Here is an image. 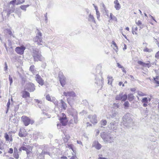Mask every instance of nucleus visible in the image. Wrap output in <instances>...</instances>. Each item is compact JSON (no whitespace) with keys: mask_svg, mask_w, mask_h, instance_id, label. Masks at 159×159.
I'll list each match as a JSON object with an SVG mask.
<instances>
[{"mask_svg":"<svg viewBox=\"0 0 159 159\" xmlns=\"http://www.w3.org/2000/svg\"><path fill=\"white\" fill-rule=\"evenodd\" d=\"M41 53V52L39 49L35 47L33 48L32 56L34 61H43L44 60V58Z\"/></svg>","mask_w":159,"mask_h":159,"instance_id":"f257e3e1","label":"nucleus"},{"mask_svg":"<svg viewBox=\"0 0 159 159\" xmlns=\"http://www.w3.org/2000/svg\"><path fill=\"white\" fill-rule=\"evenodd\" d=\"M101 137L106 143H111L113 142L114 138L110 133L103 132L101 133Z\"/></svg>","mask_w":159,"mask_h":159,"instance_id":"f03ea898","label":"nucleus"},{"mask_svg":"<svg viewBox=\"0 0 159 159\" xmlns=\"http://www.w3.org/2000/svg\"><path fill=\"white\" fill-rule=\"evenodd\" d=\"M42 38V34L40 32H39L37 34L36 37L34 39L35 43L38 45H42L43 43Z\"/></svg>","mask_w":159,"mask_h":159,"instance_id":"7ed1b4c3","label":"nucleus"},{"mask_svg":"<svg viewBox=\"0 0 159 159\" xmlns=\"http://www.w3.org/2000/svg\"><path fill=\"white\" fill-rule=\"evenodd\" d=\"M21 119L25 126L28 125L30 124L32 125L34 123V121L33 120H30L29 117L26 116H22Z\"/></svg>","mask_w":159,"mask_h":159,"instance_id":"20e7f679","label":"nucleus"},{"mask_svg":"<svg viewBox=\"0 0 159 159\" xmlns=\"http://www.w3.org/2000/svg\"><path fill=\"white\" fill-rule=\"evenodd\" d=\"M118 126V123L115 121L111 122L108 125V127L109 129L114 131H116Z\"/></svg>","mask_w":159,"mask_h":159,"instance_id":"39448f33","label":"nucleus"},{"mask_svg":"<svg viewBox=\"0 0 159 159\" xmlns=\"http://www.w3.org/2000/svg\"><path fill=\"white\" fill-rule=\"evenodd\" d=\"M127 96L126 94L123 95V93L120 92L119 95H117L115 98L116 100H122V101H125L127 99Z\"/></svg>","mask_w":159,"mask_h":159,"instance_id":"423d86ee","label":"nucleus"},{"mask_svg":"<svg viewBox=\"0 0 159 159\" xmlns=\"http://www.w3.org/2000/svg\"><path fill=\"white\" fill-rule=\"evenodd\" d=\"M25 89L30 92H33L35 90V86L33 83L30 82L27 84Z\"/></svg>","mask_w":159,"mask_h":159,"instance_id":"0eeeda50","label":"nucleus"},{"mask_svg":"<svg viewBox=\"0 0 159 159\" xmlns=\"http://www.w3.org/2000/svg\"><path fill=\"white\" fill-rule=\"evenodd\" d=\"M25 49V47L23 45L20 47H17L15 49L16 52L18 53L20 55L23 54L24 50Z\"/></svg>","mask_w":159,"mask_h":159,"instance_id":"6e6552de","label":"nucleus"},{"mask_svg":"<svg viewBox=\"0 0 159 159\" xmlns=\"http://www.w3.org/2000/svg\"><path fill=\"white\" fill-rule=\"evenodd\" d=\"M37 82L41 86H43L44 84V81L41 76L38 74H36L35 77Z\"/></svg>","mask_w":159,"mask_h":159,"instance_id":"1a4fd4ad","label":"nucleus"},{"mask_svg":"<svg viewBox=\"0 0 159 159\" xmlns=\"http://www.w3.org/2000/svg\"><path fill=\"white\" fill-rule=\"evenodd\" d=\"M62 116L60 118V120L62 125L65 126L67 124V119L66 117V116L64 113H62Z\"/></svg>","mask_w":159,"mask_h":159,"instance_id":"9d476101","label":"nucleus"},{"mask_svg":"<svg viewBox=\"0 0 159 159\" xmlns=\"http://www.w3.org/2000/svg\"><path fill=\"white\" fill-rule=\"evenodd\" d=\"M100 75L101 76V79H98L96 78H95L96 81L95 82V83H96L98 85H102L103 84V79L102 76V72H101L100 71Z\"/></svg>","mask_w":159,"mask_h":159,"instance_id":"9b49d317","label":"nucleus"},{"mask_svg":"<svg viewBox=\"0 0 159 159\" xmlns=\"http://www.w3.org/2000/svg\"><path fill=\"white\" fill-rule=\"evenodd\" d=\"M63 94L66 97H74L76 96V94L73 91L64 92Z\"/></svg>","mask_w":159,"mask_h":159,"instance_id":"f8f14e48","label":"nucleus"},{"mask_svg":"<svg viewBox=\"0 0 159 159\" xmlns=\"http://www.w3.org/2000/svg\"><path fill=\"white\" fill-rule=\"evenodd\" d=\"M123 124L127 128H129V127L131 126L133 124V120L132 118H131V120H128L126 121V122H123V121L122 123H121Z\"/></svg>","mask_w":159,"mask_h":159,"instance_id":"ddd939ff","label":"nucleus"},{"mask_svg":"<svg viewBox=\"0 0 159 159\" xmlns=\"http://www.w3.org/2000/svg\"><path fill=\"white\" fill-rule=\"evenodd\" d=\"M88 118L90 119V121L92 123H97V116L95 115L93 116L89 115L88 116Z\"/></svg>","mask_w":159,"mask_h":159,"instance_id":"4468645a","label":"nucleus"},{"mask_svg":"<svg viewBox=\"0 0 159 159\" xmlns=\"http://www.w3.org/2000/svg\"><path fill=\"white\" fill-rule=\"evenodd\" d=\"M131 115L129 113L125 114L123 117L122 119L123 122H126L128 120H131Z\"/></svg>","mask_w":159,"mask_h":159,"instance_id":"2eb2a0df","label":"nucleus"},{"mask_svg":"<svg viewBox=\"0 0 159 159\" xmlns=\"http://www.w3.org/2000/svg\"><path fill=\"white\" fill-rule=\"evenodd\" d=\"M93 147H94L96 149L99 150L102 147L101 145L98 143V141H95L93 142L92 144Z\"/></svg>","mask_w":159,"mask_h":159,"instance_id":"dca6fc26","label":"nucleus"},{"mask_svg":"<svg viewBox=\"0 0 159 159\" xmlns=\"http://www.w3.org/2000/svg\"><path fill=\"white\" fill-rule=\"evenodd\" d=\"M77 111H75L72 113V116L74 118V122L75 124H77L78 120L77 116Z\"/></svg>","mask_w":159,"mask_h":159,"instance_id":"f3484780","label":"nucleus"},{"mask_svg":"<svg viewBox=\"0 0 159 159\" xmlns=\"http://www.w3.org/2000/svg\"><path fill=\"white\" fill-rule=\"evenodd\" d=\"M111 118L117 119L119 118V114L117 111H114L112 112L111 114L110 115Z\"/></svg>","mask_w":159,"mask_h":159,"instance_id":"a211bd4d","label":"nucleus"},{"mask_svg":"<svg viewBox=\"0 0 159 159\" xmlns=\"http://www.w3.org/2000/svg\"><path fill=\"white\" fill-rule=\"evenodd\" d=\"M114 3L115 5L114 6L115 8H116V10H119L121 6L118 0H116L114 2Z\"/></svg>","mask_w":159,"mask_h":159,"instance_id":"6ab92c4d","label":"nucleus"},{"mask_svg":"<svg viewBox=\"0 0 159 159\" xmlns=\"http://www.w3.org/2000/svg\"><path fill=\"white\" fill-rule=\"evenodd\" d=\"M88 20L89 21L95 23H96V21L93 16L91 14H90L89 16Z\"/></svg>","mask_w":159,"mask_h":159,"instance_id":"aec40b11","label":"nucleus"},{"mask_svg":"<svg viewBox=\"0 0 159 159\" xmlns=\"http://www.w3.org/2000/svg\"><path fill=\"white\" fill-rule=\"evenodd\" d=\"M60 101V103H59V104L61 105V108L64 110H66L67 107L66 104L62 100H61Z\"/></svg>","mask_w":159,"mask_h":159,"instance_id":"412c9836","label":"nucleus"},{"mask_svg":"<svg viewBox=\"0 0 159 159\" xmlns=\"http://www.w3.org/2000/svg\"><path fill=\"white\" fill-rule=\"evenodd\" d=\"M30 97V94L29 92L26 91H24L22 93V97L24 98H25Z\"/></svg>","mask_w":159,"mask_h":159,"instance_id":"4be33fe9","label":"nucleus"},{"mask_svg":"<svg viewBox=\"0 0 159 159\" xmlns=\"http://www.w3.org/2000/svg\"><path fill=\"white\" fill-rule=\"evenodd\" d=\"M29 70L33 75L35 74L37 72L36 70L34 69V65H32L30 66L29 69Z\"/></svg>","mask_w":159,"mask_h":159,"instance_id":"5701e85b","label":"nucleus"},{"mask_svg":"<svg viewBox=\"0 0 159 159\" xmlns=\"http://www.w3.org/2000/svg\"><path fill=\"white\" fill-rule=\"evenodd\" d=\"M51 102H53L56 106L58 108L60 106V105H59L58 103V102L54 98H52V101Z\"/></svg>","mask_w":159,"mask_h":159,"instance_id":"b1692460","label":"nucleus"},{"mask_svg":"<svg viewBox=\"0 0 159 159\" xmlns=\"http://www.w3.org/2000/svg\"><path fill=\"white\" fill-rule=\"evenodd\" d=\"M59 80L60 81V82L61 84V85L62 87H63L66 84V80L63 78H61L60 77H59Z\"/></svg>","mask_w":159,"mask_h":159,"instance_id":"393cba45","label":"nucleus"},{"mask_svg":"<svg viewBox=\"0 0 159 159\" xmlns=\"http://www.w3.org/2000/svg\"><path fill=\"white\" fill-rule=\"evenodd\" d=\"M30 5L28 4L26 5H22L20 7L22 10L25 11L26 10V8L28 7Z\"/></svg>","mask_w":159,"mask_h":159,"instance_id":"a878e982","label":"nucleus"},{"mask_svg":"<svg viewBox=\"0 0 159 159\" xmlns=\"http://www.w3.org/2000/svg\"><path fill=\"white\" fill-rule=\"evenodd\" d=\"M134 96H133V94L131 93L129 94L128 95V99L130 101H132L134 99Z\"/></svg>","mask_w":159,"mask_h":159,"instance_id":"bb28decb","label":"nucleus"},{"mask_svg":"<svg viewBox=\"0 0 159 159\" xmlns=\"http://www.w3.org/2000/svg\"><path fill=\"white\" fill-rule=\"evenodd\" d=\"M100 124L102 126L101 128L102 127V125L105 126L107 124V121L106 120H102L100 121Z\"/></svg>","mask_w":159,"mask_h":159,"instance_id":"cd10ccee","label":"nucleus"},{"mask_svg":"<svg viewBox=\"0 0 159 159\" xmlns=\"http://www.w3.org/2000/svg\"><path fill=\"white\" fill-rule=\"evenodd\" d=\"M14 10V9H9L7 10V16H9V15L12 13L13 12Z\"/></svg>","mask_w":159,"mask_h":159,"instance_id":"c85d7f7f","label":"nucleus"},{"mask_svg":"<svg viewBox=\"0 0 159 159\" xmlns=\"http://www.w3.org/2000/svg\"><path fill=\"white\" fill-rule=\"evenodd\" d=\"M45 154L48 155L50 156V152H45L44 150H43L41 153L40 154V157H42L41 156H43V155Z\"/></svg>","mask_w":159,"mask_h":159,"instance_id":"c756f323","label":"nucleus"},{"mask_svg":"<svg viewBox=\"0 0 159 159\" xmlns=\"http://www.w3.org/2000/svg\"><path fill=\"white\" fill-rule=\"evenodd\" d=\"M107 78L108 79V84H111L113 80L112 77L108 76Z\"/></svg>","mask_w":159,"mask_h":159,"instance_id":"7c9ffc66","label":"nucleus"},{"mask_svg":"<svg viewBox=\"0 0 159 159\" xmlns=\"http://www.w3.org/2000/svg\"><path fill=\"white\" fill-rule=\"evenodd\" d=\"M25 1V0H17L16 4V5L21 4L24 2Z\"/></svg>","mask_w":159,"mask_h":159,"instance_id":"2f4dec72","label":"nucleus"},{"mask_svg":"<svg viewBox=\"0 0 159 159\" xmlns=\"http://www.w3.org/2000/svg\"><path fill=\"white\" fill-rule=\"evenodd\" d=\"M138 30V28L136 26H134L132 28V33L133 34H134V31H137Z\"/></svg>","mask_w":159,"mask_h":159,"instance_id":"473e14b6","label":"nucleus"},{"mask_svg":"<svg viewBox=\"0 0 159 159\" xmlns=\"http://www.w3.org/2000/svg\"><path fill=\"white\" fill-rule=\"evenodd\" d=\"M141 102L142 103H148V99L145 97L142 99Z\"/></svg>","mask_w":159,"mask_h":159,"instance_id":"72a5a7b5","label":"nucleus"},{"mask_svg":"<svg viewBox=\"0 0 159 159\" xmlns=\"http://www.w3.org/2000/svg\"><path fill=\"white\" fill-rule=\"evenodd\" d=\"M5 138L6 140L7 141H9V137L8 134L6 133L5 134Z\"/></svg>","mask_w":159,"mask_h":159,"instance_id":"f704fd0d","label":"nucleus"},{"mask_svg":"<svg viewBox=\"0 0 159 159\" xmlns=\"http://www.w3.org/2000/svg\"><path fill=\"white\" fill-rule=\"evenodd\" d=\"M13 156L16 159H18L19 157L18 152L14 153L13 154Z\"/></svg>","mask_w":159,"mask_h":159,"instance_id":"c9c22d12","label":"nucleus"},{"mask_svg":"<svg viewBox=\"0 0 159 159\" xmlns=\"http://www.w3.org/2000/svg\"><path fill=\"white\" fill-rule=\"evenodd\" d=\"M113 106L115 108H118L119 107V103H114L113 104Z\"/></svg>","mask_w":159,"mask_h":159,"instance_id":"e433bc0d","label":"nucleus"},{"mask_svg":"<svg viewBox=\"0 0 159 159\" xmlns=\"http://www.w3.org/2000/svg\"><path fill=\"white\" fill-rule=\"evenodd\" d=\"M46 99L48 101H52V100L51 98H50V96H49V95L48 94L46 96Z\"/></svg>","mask_w":159,"mask_h":159,"instance_id":"4c0bfd02","label":"nucleus"},{"mask_svg":"<svg viewBox=\"0 0 159 159\" xmlns=\"http://www.w3.org/2000/svg\"><path fill=\"white\" fill-rule=\"evenodd\" d=\"M124 105L125 108L128 107L129 106V102L128 101H126L125 102L124 104Z\"/></svg>","mask_w":159,"mask_h":159,"instance_id":"58836bf2","label":"nucleus"},{"mask_svg":"<svg viewBox=\"0 0 159 159\" xmlns=\"http://www.w3.org/2000/svg\"><path fill=\"white\" fill-rule=\"evenodd\" d=\"M9 80L10 81V85H11L13 82V80L12 78L11 77L10 75H9Z\"/></svg>","mask_w":159,"mask_h":159,"instance_id":"ea45409f","label":"nucleus"},{"mask_svg":"<svg viewBox=\"0 0 159 159\" xmlns=\"http://www.w3.org/2000/svg\"><path fill=\"white\" fill-rule=\"evenodd\" d=\"M67 146L68 148H69L70 149H71L73 151V145L71 144H69L67 145Z\"/></svg>","mask_w":159,"mask_h":159,"instance_id":"a19ab883","label":"nucleus"},{"mask_svg":"<svg viewBox=\"0 0 159 159\" xmlns=\"http://www.w3.org/2000/svg\"><path fill=\"white\" fill-rule=\"evenodd\" d=\"M138 63L141 65H142V66H144V63H144L143 62H142V61H138Z\"/></svg>","mask_w":159,"mask_h":159,"instance_id":"79ce46f5","label":"nucleus"},{"mask_svg":"<svg viewBox=\"0 0 159 159\" xmlns=\"http://www.w3.org/2000/svg\"><path fill=\"white\" fill-rule=\"evenodd\" d=\"M19 135L20 137H25V136L22 133V132L21 131L19 132Z\"/></svg>","mask_w":159,"mask_h":159,"instance_id":"37998d69","label":"nucleus"},{"mask_svg":"<svg viewBox=\"0 0 159 159\" xmlns=\"http://www.w3.org/2000/svg\"><path fill=\"white\" fill-rule=\"evenodd\" d=\"M80 114H81V115H84V114H87V112L86 111L84 110H83L82 111L80 112Z\"/></svg>","mask_w":159,"mask_h":159,"instance_id":"c03bdc74","label":"nucleus"},{"mask_svg":"<svg viewBox=\"0 0 159 159\" xmlns=\"http://www.w3.org/2000/svg\"><path fill=\"white\" fill-rule=\"evenodd\" d=\"M136 23L138 26H140L142 24V22L140 20H139L138 22H136Z\"/></svg>","mask_w":159,"mask_h":159,"instance_id":"a18cd8bd","label":"nucleus"},{"mask_svg":"<svg viewBox=\"0 0 159 159\" xmlns=\"http://www.w3.org/2000/svg\"><path fill=\"white\" fill-rule=\"evenodd\" d=\"M144 67H147L148 68H149L151 66V65L150 63H144Z\"/></svg>","mask_w":159,"mask_h":159,"instance_id":"49530a36","label":"nucleus"},{"mask_svg":"<svg viewBox=\"0 0 159 159\" xmlns=\"http://www.w3.org/2000/svg\"><path fill=\"white\" fill-rule=\"evenodd\" d=\"M10 104V100H9L8 101V102L7 103V109H8L9 107ZM8 111V109H7V111L6 112V113Z\"/></svg>","mask_w":159,"mask_h":159,"instance_id":"de8ad7c7","label":"nucleus"},{"mask_svg":"<svg viewBox=\"0 0 159 159\" xmlns=\"http://www.w3.org/2000/svg\"><path fill=\"white\" fill-rule=\"evenodd\" d=\"M102 7L104 8V10L105 11L106 13H107V11H108L106 10V7H105V5L103 3L102 4Z\"/></svg>","mask_w":159,"mask_h":159,"instance_id":"09e8293b","label":"nucleus"},{"mask_svg":"<svg viewBox=\"0 0 159 159\" xmlns=\"http://www.w3.org/2000/svg\"><path fill=\"white\" fill-rule=\"evenodd\" d=\"M155 57L157 59H159V51L158 52L155 54Z\"/></svg>","mask_w":159,"mask_h":159,"instance_id":"8fccbe9b","label":"nucleus"},{"mask_svg":"<svg viewBox=\"0 0 159 159\" xmlns=\"http://www.w3.org/2000/svg\"><path fill=\"white\" fill-rule=\"evenodd\" d=\"M8 153L11 154L13 152V149L12 148H9V150L8 151Z\"/></svg>","mask_w":159,"mask_h":159,"instance_id":"3c124183","label":"nucleus"},{"mask_svg":"<svg viewBox=\"0 0 159 159\" xmlns=\"http://www.w3.org/2000/svg\"><path fill=\"white\" fill-rule=\"evenodd\" d=\"M7 32L8 34L10 35L11 36H13V34L11 31L9 30H7Z\"/></svg>","mask_w":159,"mask_h":159,"instance_id":"603ef678","label":"nucleus"},{"mask_svg":"<svg viewBox=\"0 0 159 159\" xmlns=\"http://www.w3.org/2000/svg\"><path fill=\"white\" fill-rule=\"evenodd\" d=\"M21 148L23 150L25 151L28 150V149L24 146L21 147Z\"/></svg>","mask_w":159,"mask_h":159,"instance_id":"864d4df0","label":"nucleus"},{"mask_svg":"<svg viewBox=\"0 0 159 159\" xmlns=\"http://www.w3.org/2000/svg\"><path fill=\"white\" fill-rule=\"evenodd\" d=\"M117 66L120 68H123V66H122L121 65H120L119 63H117Z\"/></svg>","mask_w":159,"mask_h":159,"instance_id":"5fc2aeb1","label":"nucleus"},{"mask_svg":"<svg viewBox=\"0 0 159 159\" xmlns=\"http://www.w3.org/2000/svg\"><path fill=\"white\" fill-rule=\"evenodd\" d=\"M143 51L144 52H150V50L148 48H146L143 49Z\"/></svg>","mask_w":159,"mask_h":159,"instance_id":"6e6d98bb","label":"nucleus"},{"mask_svg":"<svg viewBox=\"0 0 159 159\" xmlns=\"http://www.w3.org/2000/svg\"><path fill=\"white\" fill-rule=\"evenodd\" d=\"M138 94L140 96H142L144 95V94L141 92H139Z\"/></svg>","mask_w":159,"mask_h":159,"instance_id":"4d7b16f0","label":"nucleus"},{"mask_svg":"<svg viewBox=\"0 0 159 159\" xmlns=\"http://www.w3.org/2000/svg\"><path fill=\"white\" fill-rule=\"evenodd\" d=\"M16 1V0H12L10 2V3L13 5L15 4V2Z\"/></svg>","mask_w":159,"mask_h":159,"instance_id":"13d9d810","label":"nucleus"},{"mask_svg":"<svg viewBox=\"0 0 159 159\" xmlns=\"http://www.w3.org/2000/svg\"><path fill=\"white\" fill-rule=\"evenodd\" d=\"M5 67L4 68V70L5 71L7 69V63H6V62L5 63Z\"/></svg>","mask_w":159,"mask_h":159,"instance_id":"bf43d9fd","label":"nucleus"},{"mask_svg":"<svg viewBox=\"0 0 159 159\" xmlns=\"http://www.w3.org/2000/svg\"><path fill=\"white\" fill-rule=\"evenodd\" d=\"M44 16L45 17V20L46 21V23H47V21L48 20L47 14V13H46V14L44 15Z\"/></svg>","mask_w":159,"mask_h":159,"instance_id":"052dcab7","label":"nucleus"},{"mask_svg":"<svg viewBox=\"0 0 159 159\" xmlns=\"http://www.w3.org/2000/svg\"><path fill=\"white\" fill-rule=\"evenodd\" d=\"M154 80L155 82V83L159 85V81L156 80V78H154Z\"/></svg>","mask_w":159,"mask_h":159,"instance_id":"680f3d73","label":"nucleus"},{"mask_svg":"<svg viewBox=\"0 0 159 159\" xmlns=\"http://www.w3.org/2000/svg\"><path fill=\"white\" fill-rule=\"evenodd\" d=\"M34 100L35 101V102L38 103H40L41 101H39V100L37 99H34Z\"/></svg>","mask_w":159,"mask_h":159,"instance_id":"e2e57ef3","label":"nucleus"},{"mask_svg":"<svg viewBox=\"0 0 159 159\" xmlns=\"http://www.w3.org/2000/svg\"><path fill=\"white\" fill-rule=\"evenodd\" d=\"M129 78H130L131 80H134V78L133 76L132 75H129Z\"/></svg>","mask_w":159,"mask_h":159,"instance_id":"0e129e2a","label":"nucleus"},{"mask_svg":"<svg viewBox=\"0 0 159 159\" xmlns=\"http://www.w3.org/2000/svg\"><path fill=\"white\" fill-rule=\"evenodd\" d=\"M18 152L17 148L15 147L14 148V153Z\"/></svg>","mask_w":159,"mask_h":159,"instance_id":"69168bd1","label":"nucleus"},{"mask_svg":"<svg viewBox=\"0 0 159 159\" xmlns=\"http://www.w3.org/2000/svg\"><path fill=\"white\" fill-rule=\"evenodd\" d=\"M70 98H68L67 99V101H68V103H69V104L71 106V104L70 103Z\"/></svg>","mask_w":159,"mask_h":159,"instance_id":"338daca9","label":"nucleus"},{"mask_svg":"<svg viewBox=\"0 0 159 159\" xmlns=\"http://www.w3.org/2000/svg\"><path fill=\"white\" fill-rule=\"evenodd\" d=\"M41 157H40V155H39L38 157V158L39 159H44V157L43 156H42Z\"/></svg>","mask_w":159,"mask_h":159,"instance_id":"774afa93","label":"nucleus"}]
</instances>
